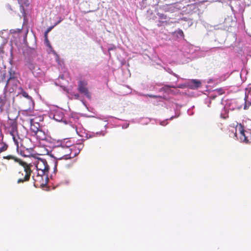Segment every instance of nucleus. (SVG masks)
I'll return each instance as SVG.
<instances>
[{"label":"nucleus","mask_w":251,"mask_h":251,"mask_svg":"<svg viewBox=\"0 0 251 251\" xmlns=\"http://www.w3.org/2000/svg\"><path fill=\"white\" fill-rule=\"evenodd\" d=\"M53 28V27H50L48 28V29L46 31L45 33V39H47V34L51 30V29Z\"/></svg>","instance_id":"a211bd4d"},{"label":"nucleus","mask_w":251,"mask_h":251,"mask_svg":"<svg viewBox=\"0 0 251 251\" xmlns=\"http://www.w3.org/2000/svg\"><path fill=\"white\" fill-rule=\"evenodd\" d=\"M21 90L20 94H21L24 97L27 98V99H31V97L28 95V94L22 88H20Z\"/></svg>","instance_id":"f8f14e48"},{"label":"nucleus","mask_w":251,"mask_h":251,"mask_svg":"<svg viewBox=\"0 0 251 251\" xmlns=\"http://www.w3.org/2000/svg\"><path fill=\"white\" fill-rule=\"evenodd\" d=\"M37 172L41 175H48L49 171V166L46 159L39 158L34 163Z\"/></svg>","instance_id":"39448f33"},{"label":"nucleus","mask_w":251,"mask_h":251,"mask_svg":"<svg viewBox=\"0 0 251 251\" xmlns=\"http://www.w3.org/2000/svg\"><path fill=\"white\" fill-rule=\"evenodd\" d=\"M39 140H45L47 139V134L41 128L33 134Z\"/></svg>","instance_id":"9b49d317"},{"label":"nucleus","mask_w":251,"mask_h":251,"mask_svg":"<svg viewBox=\"0 0 251 251\" xmlns=\"http://www.w3.org/2000/svg\"><path fill=\"white\" fill-rule=\"evenodd\" d=\"M75 147L73 146H61L57 148L56 155L59 159H68L74 158L77 155L80 151L78 148V151H75Z\"/></svg>","instance_id":"f03ea898"},{"label":"nucleus","mask_w":251,"mask_h":251,"mask_svg":"<svg viewBox=\"0 0 251 251\" xmlns=\"http://www.w3.org/2000/svg\"><path fill=\"white\" fill-rule=\"evenodd\" d=\"M230 131L231 134H229L230 136L237 137L238 133L241 141L246 143H251V130H245L241 124H237L235 128L232 127Z\"/></svg>","instance_id":"7ed1b4c3"},{"label":"nucleus","mask_w":251,"mask_h":251,"mask_svg":"<svg viewBox=\"0 0 251 251\" xmlns=\"http://www.w3.org/2000/svg\"><path fill=\"white\" fill-rule=\"evenodd\" d=\"M160 18L161 19H166L167 18V16L164 14H161L160 16Z\"/></svg>","instance_id":"aec40b11"},{"label":"nucleus","mask_w":251,"mask_h":251,"mask_svg":"<svg viewBox=\"0 0 251 251\" xmlns=\"http://www.w3.org/2000/svg\"><path fill=\"white\" fill-rule=\"evenodd\" d=\"M11 81L18 82L16 72L12 68H10L8 71V77L6 80V83L5 86V88L8 89L9 87L10 86Z\"/></svg>","instance_id":"6e6552de"},{"label":"nucleus","mask_w":251,"mask_h":251,"mask_svg":"<svg viewBox=\"0 0 251 251\" xmlns=\"http://www.w3.org/2000/svg\"><path fill=\"white\" fill-rule=\"evenodd\" d=\"M5 127L7 132L12 136L13 141L18 147V141L16 138V135L18 132L17 122L15 120L9 119Z\"/></svg>","instance_id":"20e7f679"},{"label":"nucleus","mask_w":251,"mask_h":251,"mask_svg":"<svg viewBox=\"0 0 251 251\" xmlns=\"http://www.w3.org/2000/svg\"><path fill=\"white\" fill-rule=\"evenodd\" d=\"M178 87H179V88H182V86H179Z\"/></svg>","instance_id":"bb28decb"},{"label":"nucleus","mask_w":251,"mask_h":251,"mask_svg":"<svg viewBox=\"0 0 251 251\" xmlns=\"http://www.w3.org/2000/svg\"><path fill=\"white\" fill-rule=\"evenodd\" d=\"M61 21H62V20H61V19H60V20H59V21L57 22V23H56V25L57 24H58V23H59L60 22H61Z\"/></svg>","instance_id":"5701e85b"},{"label":"nucleus","mask_w":251,"mask_h":251,"mask_svg":"<svg viewBox=\"0 0 251 251\" xmlns=\"http://www.w3.org/2000/svg\"><path fill=\"white\" fill-rule=\"evenodd\" d=\"M145 96H146V97H149L150 98H157L158 97V96H157L152 95H149V94H147V95H145Z\"/></svg>","instance_id":"6ab92c4d"},{"label":"nucleus","mask_w":251,"mask_h":251,"mask_svg":"<svg viewBox=\"0 0 251 251\" xmlns=\"http://www.w3.org/2000/svg\"><path fill=\"white\" fill-rule=\"evenodd\" d=\"M223 93H224V92H223L222 91V90L221 89V92H220L221 95H222V94H223Z\"/></svg>","instance_id":"b1692460"},{"label":"nucleus","mask_w":251,"mask_h":251,"mask_svg":"<svg viewBox=\"0 0 251 251\" xmlns=\"http://www.w3.org/2000/svg\"><path fill=\"white\" fill-rule=\"evenodd\" d=\"M46 40L47 42V46H48L49 48H51V45H50V43H49V41L48 40V39H46Z\"/></svg>","instance_id":"412c9836"},{"label":"nucleus","mask_w":251,"mask_h":251,"mask_svg":"<svg viewBox=\"0 0 251 251\" xmlns=\"http://www.w3.org/2000/svg\"><path fill=\"white\" fill-rule=\"evenodd\" d=\"M1 80L0 81V82H6V78L7 77L6 74L5 73V71H4L3 72H1Z\"/></svg>","instance_id":"4468645a"},{"label":"nucleus","mask_w":251,"mask_h":251,"mask_svg":"<svg viewBox=\"0 0 251 251\" xmlns=\"http://www.w3.org/2000/svg\"><path fill=\"white\" fill-rule=\"evenodd\" d=\"M30 130L32 135L41 129L40 124L38 122H35L33 119L30 120Z\"/></svg>","instance_id":"9d476101"},{"label":"nucleus","mask_w":251,"mask_h":251,"mask_svg":"<svg viewBox=\"0 0 251 251\" xmlns=\"http://www.w3.org/2000/svg\"><path fill=\"white\" fill-rule=\"evenodd\" d=\"M7 148H8V146L6 144H4V143L1 144L0 147V153L5 151L7 149Z\"/></svg>","instance_id":"ddd939ff"},{"label":"nucleus","mask_w":251,"mask_h":251,"mask_svg":"<svg viewBox=\"0 0 251 251\" xmlns=\"http://www.w3.org/2000/svg\"><path fill=\"white\" fill-rule=\"evenodd\" d=\"M176 32L177 33V35H179L180 37H183L184 36L183 32L181 29H179V30H177L176 31Z\"/></svg>","instance_id":"dca6fc26"},{"label":"nucleus","mask_w":251,"mask_h":251,"mask_svg":"<svg viewBox=\"0 0 251 251\" xmlns=\"http://www.w3.org/2000/svg\"><path fill=\"white\" fill-rule=\"evenodd\" d=\"M187 86L191 89H196L201 87V82L198 79H192L188 82Z\"/></svg>","instance_id":"1a4fd4ad"},{"label":"nucleus","mask_w":251,"mask_h":251,"mask_svg":"<svg viewBox=\"0 0 251 251\" xmlns=\"http://www.w3.org/2000/svg\"><path fill=\"white\" fill-rule=\"evenodd\" d=\"M246 99H249V95L245 97V98L244 99V100H245Z\"/></svg>","instance_id":"393cba45"},{"label":"nucleus","mask_w":251,"mask_h":251,"mask_svg":"<svg viewBox=\"0 0 251 251\" xmlns=\"http://www.w3.org/2000/svg\"><path fill=\"white\" fill-rule=\"evenodd\" d=\"M45 175H41L39 172H37V174H33L32 177L33 180V185L36 187H39L44 185V177Z\"/></svg>","instance_id":"0eeeda50"},{"label":"nucleus","mask_w":251,"mask_h":251,"mask_svg":"<svg viewBox=\"0 0 251 251\" xmlns=\"http://www.w3.org/2000/svg\"><path fill=\"white\" fill-rule=\"evenodd\" d=\"M18 82H19V81L18 82H15L14 81H11V83L10 86L11 85H13V87H12V90L13 91L14 90V88L16 87L17 84V83Z\"/></svg>","instance_id":"f3484780"},{"label":"nucleus","mask_w":251,"mask_h":251,"mask_svg":"<svg viewBox=\"0 0 251 251\" xmlns=\"http://www.w3.org/2000/svg\"><path fill=\"white\" fill-rule=\"evenodd\" d=\"M246 105H245V106H244V109H246Z\"/></svg>","instance_id":"a878e982"},{"label":"nucleus","mask_w":251,"mask_h":251,"mask_svg":"<svg viewBox=\"0 0 251 251\" xmlns=\"http://www.w3.org/2000/svg\"><path fill=\"white\" fill-rule=\"evenodd\" d=\"M242 107V105H238L237 106V108H238V109H240L241 108V107Z\"/></svg>","instance_id":"4be33fe9"},{"label":"nucleus","mask_w":251,"mask_h":251,"mask_svg":"<svg viewBox=\"0 0 251 251\" xmlns=\"http://www.w3.org/2000/svg\"><path fill=\"white\" fill-rule=\"evenodd\" d=\"M5 103V100L3 97L0 96V109H2Z\"/></svg>","instance_id":"2eb2a0df"},{"label":"nucleus","mask_w":251,"mask_h":251,"mask_svg":"<svg viewBox=\"0 0 251 251\" xmlns=\"http://www.w3.org/2000/svg\"><path fill=\"white\" fill-rule=\"evenodd\" d=\"M19 163L23 166V168L19 170L15 175V177L17 179L18 184L23 183L29 181L32 172L31 164H27L21 160L19 161Z\"/></svg>","instance_id":"f257e3e1"},{"label":"nucleus","mask_w":251,"mask_h":251,"mask_svg":"<svg viewBox=\"0 0 251 251\" xmlns=\"http://www.w3.org/2000/svg\"><path fill=\"white\" fill-rule=\"evenodd\" d=\"M87 82L85 81L80 80L78 82V90L80 93L84 95L88 98H91V94L87 87Z\"/></svg>","instance_id":"423d86ee"}]
</instances>
